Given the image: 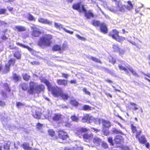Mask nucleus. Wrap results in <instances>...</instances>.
<instances>
[{
  "label": "nucleus",
  "mask_w": 150,
  "mask_h": 150,
  "mask_svg": "<svg viewBox=\"0 0 150 150\" xmlns=\"http://www.w3.org/2000/svg\"><path fill=\"white\" fill-rule=\"evenodd\" d=\"M132 131H137V128L133 124L130 125Z\"/></svg>",
  "instance_id": "603ef678"
},
{
  "label": "nucleus",
  "mask_w": 150,
  "mask_h": 150,
  "mask_svg": "<svg viewBox=\"0 0 150 150\" xmlns=\"http://www.w3.org/2000/svg\"><path fill=\"white\" fill-rule=\"evenodd\" d=\"M51 93L54 97H58L59 96L60 92L62 91L61 88L58 86L52 87L50 89Z\"/></svg>",
  "instance_id": "1a4fd4ad"
},
{
  "label": "nucleus",
  "mask_w": 150,
  "mask_h": 150,
  "mask_svg": "<svg viewBox=\"0 0 150 150\" xmlns=\"http://www.w3.org/2000/svg\"><path fill=\"white\" fill-rule=\"evenodd\" d=\"M90 59L100 64H102V62L99 59H98L96 57L91 56L90 57Z\"/></svg>",
  "instance_id": "c9c22d12"
},
{
  "label": "nucleus",
  "mask_w": 150,
  "mask_h": 150,
  "mask_svg": "<svg viewBox=\"0 0 150 150\" xmlns=\"http://www.w3.org/2000/svg\"><path fill=\"white\" fill-rule=\"evenodd\" d=\"M127 5L126 6V8L127 10L130 11L133 8V6L132 2L130 1H127Z\"/></svg>",
  "instance_id": "393cba45"
},
{
  "label": "nucleus",
  "mask_w": 150,
  "mask_h": 150,
  "mask_svg": "<svg viewBox=\"0 0 150 150\" xmlns=\"http://www.w3.org/2000/svg\"><path fill=\"white\" fill-rule=\"evenodd\" d=\"M13 56L17 59H20L21 58V54L20 52L17 51L15 52L13 54Z\"/></svg>",
  "instance_id": "c756f323"
},
{
  "label": "nucleus",
  "mask_w": 150,
  "mask_h": 150,
  "mask_svg": "<svg viewBox=\"0 0 150 150\" xmlns=\"http://www.w3.org/2000/svg\"><path fill=\"white\" fill-rule=\"evenodd\" d=\"M52 38L53 36L51 34H45L44 36L40 38L37 44L41 47L50 46L52 44Z\"/></svg>",
  "instance_id": "f03ea898"
},
{
  "label": "nucleus",
  "mask_w": 150,
  "mask_h": 150,
  "mask_svg": "<svg viewBox=\"0 0 150 150\" xmlns=\"http://www.w3.org/2000/svg\"><path fill=\"white\" fill-rule=\"evenodd\" d=\"M54 27L57 28L60 30L61 29H63V28H64L63 27L62 25L60 24H59L57 23H54Z\"/></svg>",
  "instance_id": "37998d69"
},
{
  "label": "nucleus",
  "mask_w": 150,
  "mask_h": 150,
  "mask_svg": "<svg viewBox=\"0 0 150 150\" xmlns=\"http://www.w3.org/2000/svg\"><path fill=\"white\" fill-rule=\"evenodd\" d=\"M64 50L63 48L61 47L60 45L55 44L52 47V50L54 51H60Z\"/></svg>",
  "instance_id": "a211bd4d"
},
{
  "label": "nucleus",
  "mask_w": 150,
  "mask_h": 150,
  "mask_svg": "<svg viewBox=\"0 0 150 150\" xmlns=\"http://www.w3.org/2000/svg\"><path fill=\"white\" fill-rule=\"evenodd\" d=\"M57 83L59 85L63 86H68V81L64 79H59L57 80Z\"/></svg>",
  "instance_id": "f8f14e48"
},
{
  "label": "nucleus",
  "mask_w": 150,
  "mask_h": 150,
  "mask_svg": "<svg viewBox=\"0 0 150 150\" xmlns=\"http://www.w3.org/2000/svg\"><path fill=\"white\" fill-rule=\"evenodd\" d=\"M20 86L24 91H25L27 90L28 88V85L25 82H23L20 83L19 85Z\"/></svg>",
  "instance_id": "c85d7f7f"
},
{
  "label": "nucleus",
  "mask_w": 150,
  "mask_h": 150,
  "mask_svg": "<svg viewBox=\"0 0 150 150\" xmlns=\"http://www.w3.org/2000/svg\"><path fill=\"white\" fill-rule=\"evenodd\" d=\"M72 125L70 122H65L64 126L67 127L71 128Z\"/></svg>",
  "instance_id": "09e8293b"
},
{
  "label": "nucleus",
  "mask_w": 150,
  "mask_h": 150,
  "mask_svg": "<svg viewBox=\"0 0 150 150\" xmlns=\"http://www.w3.org/2000/svg\"><path fill=\"white\" fill-rule=\"evenodd\" d=\"M24 105V104L22 103L19 102H18L16 103V105L17 107L19 108L20 107Z\"/></svg>",
  "instance_id": "13d9d810"
},
{
  "label": "nucleus",
  "mask_w": 150,
  "mask_h": 150,
  "mask_svg": "<svg viewBox=\"0 0 150 150\" xmlns=\"http://www.w3.org/2000/svg\"><path fill=\"white\" fill-rule=\"evenodd\" d=\"M4 146V150H9L10 148L9 143L5 144Z\"/></svg>",
  "instance_id": "a18cd8bd"
},
{
  "label": "nucleus",
  "mask_w": 150,
  "mask_h": 150,
  "mask_svg": "<svg viewBox=\"0 0 150 150\" xmlns=\"http://www.w3.org/2000/svg\"><path fill=\"white\" fill-rule=\"evenodd\" d=\"M43 125L39 123H37L35 126L36 128L38 129H42Z\"/></svg>",
  "instance_id": "c03bdc74"
},
{
  "label": "nucleus",
  "mask_w": 150,
  "mask_h": 150,
  "mask_svg": "<svg viewBox=\"0 0 150 150\" xmlns=\"http://www.w3.org/2000/svg\"><path fill=\"white\" fill-rule=\"evenodd\" d=\"M6 24V23L4 21H1L0 20V26L2 25H4Z\"/></svg>",
  "instance_id": "e2e57ef3"
},
{
  "label": "nucleus",
  "mask_w": 150,
  "mask_h": 150,
  "mask_svg": "<svg viewBox=\"0 0 150 150\" xmlns=\"http://www.w3.org/2000/svg\"><path fill=\"white\" fill-rule=\"evenodd\" d=\"M81 7L82 11L84 13V16L86 18L90 19L94 18L95 15L92 10H89L87 11L85 8L84 5L83 4L81 5Z\"/></svg>",
  "instance_id": "0eeeda50"
},
{
  "label": "nucleus",
  "mask_w": 150,
  "mask_h": 150,
  "mask_svg": "<svg viewBox=\"0 0 150 150\" xmlns=\"http://www.w3.org/2000/svg\"><path fill=\"white\" fill-rule=\"evenodd\" d=\"M92 25L95 27H98L99 26L101 23L100 21L95 19H93L91 22Z\"/></svg>",
  "instance_id": "412c9836"
},
{
  "label": "nucleus",
  "mask_w": 150,
  "mask_h": 150,
  "mask_svg": "<svg viewBox=\"0 0 150 150\" xmlns=\"http://www.w3.org/2000/svg\"><path fill=\"white\" fill-rule=\"evenodd\" d=\"M82 121L83 122H87L90 123L94 122L96 123L100 124L101 120L100 118H95L93 116L90 115L89 114H86L82 118Z\"/></svg>",
  "instance_id": "7ed1b4c3"
},
{
  "label": "nucleus",
  "mask_w": 150,
  "mask_h": 150,
  "mask_svg": "<svg viewBox=\"0 0 150 150\" xmlns=\"http://www.w3.org/2000/svg\"><path fill=\"white\" fill-rule=\"evenodd\" d=\"M10 66L8 64H6L5 65V73H6L10 71Z\"/></svg>",
  "instance_id": "49530a36"
},
{
  "label": "nucleus",
  "mask_w": 150,
  "mask_h": 150,
  "mask_svg": "<svg viewBox=\"0 0 150 150\" xmlns=\"http://www.w3.org/2000/svg\"><path fill=\"white\" fill-rule=\"evenodd\" d=\"M3 87L6 92L8 93L11 92V89L8 83H4L3 85Z\"/></svg>",
  "instance_id": "aec40b11"
},
{
  "label": "nucleus",
  "mask_w": 150,
  "mask_h": 150,
  "mask_svg": "<svg viewBox=\"0 0 150 150\" xmlns=\"http://www.w3.org/2000/svg\"><path fill=\"white\" fill-rule=\"evenodd\" d=\"M136 133V138L138 139L140 143L142 144H144L147 142V140L145 138V136H142L140 138L139 137V136L141 132H137Z\"/></svg>",
  "instance_id": "ddd939ff"
},
{
  "label": "nucleus",
  "mask_w": 150,
  "mask_h": 150,
  "mask_svg": "<svg viewBox=\"0 0 150 150\" xmlns=\"http://www.w3.org/2000/svg\"><path fill=\"white\" fill-rule=\"evenodd\" d=\"M108 60L109 62L111 63L112 64H114L116 62V59L111 56L109 57Z\"/></svg>",
  "instance_id": "4c0bfd02"
},
{
  "label": "nucleus",
  "mask_w": 150,
  "mask_h": 150,
  "mask_svg": "<svg viewBox=\"0 0 150 150\" xmlns=\"http://www.w3.org/2000/svg\"><path fill=\"white\" fill-rule=\"evenodd\" d=\"M43 83L46 85L47 88L49 90H50L51 88L52 87L50 83L47 79H45L43 82Z\"/></svg>",
  "instance_id": "7c9ffc66"
},
{
  "label": "nucleus",
  "mask_w": 150,
  "mask_h": 150,
  "mask_svg": "<svg viewBox=\"0 0 150 150\" xmlns=\"http://www.w3.org/2000/svg\"><path fill=\"white\" fill-rule=\"evenodd\" d=\"M119 32L116 29H113L109 34L108 35L117 41L122 42L125 40V38L119 35Z\"/></svg>",
  "instance_id": "20e7f679"
},
{
  "label": "nucleus",
  "mask_w": 150,
  "mask_h": 150,
  "mask_svg": "<svg viewBox=\"0 0 150 150\" xmlns=\"http://www.w3.org/2000/svg\"><path fill=\"white\" fill-rule=\"evenodd\" d=\"M112 48L114 52H118L120 55H122L124 54L125 50L121 49L117 45H113Z\"/></svg>",
  "instance_id": "9b49d317"
},
{
  "label": "nucleus",
  "mask_w": 150,
  "mask_h": 150,
  "mask_svg": "<svg viewBox=\"0 0 150 150\" xmlns=\"http://www.w3.org/2000/svg\"><path fill=\"white\" fill-rule=\"evenodd\" d=\"M102 130L103 131L108 130L111 126L110 122L109 121L103 119L102 120Z\"/></svg>",
  "instance_id": "9d476101"
},
{
  "label": "nucleus",
  "mask_w": 150,
  "mask_h": 150,
  "mask_svg": "<svg viewBox=\"0 0 150 150\" xmlns=\"http://www.w3.org/2000/svg\"><path fill=\"white\" fill-rule=\"evenodd\" d=\"M105 81L107 82L110 84L112 83H113V82L112 81L109 79H106Z\"/></svg>",
  "instance_id": "0e129e2a"
},
{
  "label": "nucleus",
  "mask_w": 150,
  "mask_h": 150,
  "mask_svg": "<svg viewBox=\"0 0 150 150\" xmlns=\"http://www.w3.org/2000/svg\"><path fill=\"white\" fill-rule=\"evenodd\" d=\"M28 16L27 17V19L30 21H35L36 20V19L30 13H28Z\"/></svg>",
  "instance_id": "79ce46f5"
},
{
  "label": "nucleus",
  "mask_w": 150,
  "mask_h": 150,
  "mask_svg": "<svg viewBox=\"0 0 150 150\" xmlns=\"http://www.w3.org/2000/svg\"><path fill=\"white\" fill-rule=\"evenodd\" d=\"M89 130V129H87L86 128L82 127L81 128L79 129L78 130V131H87Z\"/></svg>",
  "instance_id": "6e6d98bb"
},
{
  "label": "nucleus",
  "mask_w": 150,
  "mask_h": 150,
  "mask_svg": "<svg viewBox=\"0 0 150 150\" xmlns=\"http://www.w3.org/2000/svg\"><path fill=\"white\" fill-rule=\"evenodd\" d=\"M16 44L18 45L19 46H20L22 47H23L24 48H26L29 51L32 52V51H33V50L32 48L29 47L28 45H23V44H22L21 43H20L19 42H17L16 43Z\"/></svg>",
  "instance_id": "a878e982"
},
{
  "label": "nucleus",
  "mask_w": 150,
  "mask_h": 150,
  "mask_svg": "<svg viewBox=\"0 0 150 150\" xmlns=\"http://www.w3.org/2000/svg\"><path fill=\"white\" fill-rule=\"evenodd\" d=\"M116 6V11H119L121 12L124 13L126 11V6L122 4V2L120 1H117L115 3Z\"/></svg>",
  "instance_id": "6e6552de"
},
{
  "label": "nucleus",
  "mask_w": 150,
  "mask_h": 150,
  "mask_svg": "<svg viewBox=\"0 0 150 150\" xmlns=\"http://www.w3.org/2000/svg\"><path fill=\"white\" fill-rule=\"evenodd\" d=\"M62 118V115L59 113L55 114L52 117L53 121H57L61 120Z\"/></svg>",
  "instance_id": "dca6fc26"
},
{
  "label": "nucleus",
  "mask_w": 150,
  "mask_h": 150,
  "mask_svg": "<svg viewBox=\"0 0 150 150\" xmlns=\"http://www.w3.org/2000/svg\"><path fill=\"white\" fill-rule=\"evenodd\" d=\"M12 79L15 82H18L21 80V78L20 76L16 73H14L13 75Z\"/></svg>",
  "instance_id": "5701e85b"
},
{
  "label": "nucleus",
  "mask_w": 150,
  "mask_h": 150,
  "mask_svg": "<svg viewBox=\"0 0 150 150\" xmlns=\"http://www.w3.org/2000/svg\"><path fill=\"white\" fill-rule=\"evenodd\" d=\"M130 104L132 106H134L133 110H136L138 109L137 107V105L135 103L130 102Z\"/></svg>",
  "instance_id": "de8ad7c7"
},
{
  "label": "nucleus",
  "mask_w": 150,
  "mask_h": 150,
  "mask_svg": "<svg viewBox=\"0 0 150 150\" xmlns=\"http://www.w3.org/2000/svg\"><path fill=\"white\" fill-rule=\"evenodd\" d=\"M93 137V135L91 134H86L83 135L84 139H91Z\"/></svg>",
  "instance_id": "58836bf2"
},
{
  "label": "nucleus",
  "mask_w": 150,
  "mask_h": 150,
  "mask_svg": "<svg viewBox=\"0 0 150 150\" xmlns=\"http://www.w3.org/2000/svg\"><path fill=\"white\" fill-rule=\"evenodd\" d=\"M102 146L104 148H107L108 147V145L107 143L106 142H103L102 144Z\"/></svg>",
  "instance_id": "680f3d73"
},
{
  "label": "nucleus",
  "mask_w": 150,
  "mask_h": 150,
  "mask_svg": "<svg viewBox=\"0 0 150 150\" xmlns=\"http://www.w3.org/2000/svg\"><path fill=\"white\" fill-rule=\"evenodd\" d=\"M115 141L117 144H120L123 141L122 138L121 137L117 136L115 139Z\"/></svg>",
  "instance_id": "bb28decb"
},
{
  "label": "nucleus",
  "mask_w": 150,
  "mask_h": 150,
  "mask_svg": "<svg viewBox=\"0 0 150 150\" xmlns=\"http://www.w3.org/2000/svg\"><path fill=\"white\" fill-rule=\"evenodd\" d=\"M62 76L63 77H64V78L65 79H67L68 77L69 76V75L68 74H66L64 73H62Z\"/></svg>",
  "instance_id": "bf43d9fd"
},
{
  "label": "nucleus",
  "mask_w": 150,
  "mask_h": 150,
  "mask_svg": "<svg viewBox=\"0 0 150 150\" xmlns=\"http://www.w3.org/2000/svg\"><path fill=\"white\" fill-rule=\"evenodd\" d=\"M1 38L3 40H6L7 39V38L5 35H3L1 36Z\"/></svg>",
  "instance_id": "338daca9"
},
{
  "label": "nucleus",
  "mask_w": 150,
  "mask_h": 150,
  "mask_svg": "<svg viewBox=\"0 0 150 150\" xmlns=\"http://www.w3.org/2000/svg\"><path fill=\"white\" fill-rule=\"evenodd\" d=\"M121 150H130V149L127 146H122L121 147Z\"/></svg>",
  "instance_id": "4d7b16f0"
},
{
  "label": "nucleus",
  "mask_w": 150,
  "mask_h": 150,
  "mask_svg": "<svg viewBox=\"0 0 150 150\" xmlns=\"http://www.w3.org/2000/svg\"><path fill=\"white\" fill-rule=\"evenodd\" d=\"M23 79L26 81H28L30 79V76L28 75L27 74H25L22 75Z\"/></svg>",
  "instance_id": "a19ab883"
},
{
  "label": "nucleus",
  "mask_w": 150,
  "mask_h": 150,
  "mask_svg": "<svg viewBox=\"0 0 150 150\" xmlns=\"http://www.w3.org/2000/svg\"><path fill=\"white\" fill-rule=\"evenodd\" d=\"M64 101L67 100L69 98L68 95L66 93H64L62 91L60 92L59 96Z\"/></svg>",
  "instance_id": "f3484780"
},
{
  "label": "nucleus",
  "mask_w": 150,
  "mask_h": 150,
  "mask_svg": "<svg viewBox=\"0 0 150 150\" xmlns=\"http://www.w3.org/2000/svg\"><path fill=\"white\" fill-rule=\"evenodd\" d=\"M70 103L73 106L77 107L80 104L75 99H71L70 100Z\"/></svg>",
  "instance_id": "b1692460"
},
{
  "label": "nucleus",
  "mask_w": 150,
  "mask_h": 150,
  "mask_svg": "<svg viewBox=\"0 0 150 150\" xmlns=\"http://www.w3.org/2000/svg\"><path fill=\"white\" fill-rule=\"evenodd\" d=\"M48 132L49 135L54 139L59 138L63 140H65L68 137V135L64 132H57V135L55 133V132Z\"/></svg>",
  "instance_id": "423d86ee"
},
{
  "label": "nucleus",
  "mask_w": 150,
  "mask_h": 150,
  "mask_svg": "<svg viewBox=\"0 0 150 150\" xmlns=\"http://www.w3.org/2000/svg\"><path fill=\"white\" fill-rule=\"evenodd\" d=\"M38 21L39 23L44 24H47L49 25H51L52 24V22L47 19H45L43 18H40L38 20Z\"/></svg>",
  "instance_id": "2eb2a0df"
},
{
  "label": "nucleus",
  "mask_w": 150,
  "mask_h": 150,
  "mask_svg": "<svg viewBox=\"0 0 150 150\" xmlns=\"http://www.w3.org/2000/svg\"><path fill=\"white\" fill-rule=\"evenodd\" d=\"M6 9L5 8L0 9V15L4 14L6 13Z\"/></svg>",
  "instance_id": "8fccbe9b"
},
{
  "label": "nucleus",
  "mask_w": 150,
  "mask_h": 150,
  "mask_svg": "<svg viewBox=\"0 0 150 150\" xmlns=\"http://www.w3.org/2000/svg\"><path fill=\"white\" fill-rule=\"evenodd\" d=\"M91 110V107L87 105H83L82 108V110L84 111Z\"/></svg>",
  "instance_id": "72a5a7b5"
},
{
  "label": "nucleus",
  "mask_w": 150,
  "mask_h": 150,
  "mask_svg": "<svg viewBox=\"0 0 150 150\" xmlns=\"http://www.w3.org/2000/svg\"><path fill=\"white\" fill-rule=\"evenodd\" d=\"M6 92H5L4 91H2L1 92V95L4 97V98H6L7 96V95L6 93Z\"/></svg>",
  "instance_id": "5fc2aeb1"
},
{
  "label": "nucleus",
  "mask_w": 150,
  "mask_h": 150,
  "mask_svg": "<svg viewBox=\"0 0 150 150\" xmlns=\"http://www.w3.org/2000/svg\"><path fill=\"white\" fill-rule=\"evenodd\" d=\"M22 146L23 148L26 150H31L32 148L29 146V145L28 144L26 143L23 144Z\"/></svg>",
  "instance_id": "ea45409f"
},
{
  "label": "nucleus",
  "mask_w": 150,
  "mask_h": 150,
  "mask_svg": "<svg viewBox=\"0 0 150 150\" xmlns=\"http://www.w3.org/2000/svg\"><path fill=\"white\" fill-rule=\"evenodd\" d=\"M76 36L79 39L81 40H85L86 39L85 38L81 37L79 35L77 34L76 35Z\"/></svg>",
  "instance_id": "864d4df0"
},
{
  "label": "nucleus",
  "mask_w": 150,
  "mask_h": 150,
  "mask_svg": "<svg viewBox=\"0 0 150 150\" xmlns=\"http://www.w3.org/2000/svg\"><path fill=\"white\" fill-rule=\"evenodd\" d=\"M16 59L14 58H11L9 59L8 61V64L11 66V65H14Z\"/></svg>",
  "instance_id": "2f4dec72"
},
{
  "label": "nucleus",
  "mask_w": 150,
  "mask_h": 150,
  "mask_svg": "<svg viewBox=\"0 0 150 150\" xmlns=\"http://www.w3.org/2000/svg\"><path fill=\"white\" fill-rule=\"evenodd\" d=\"M37 83L33 81H30L29 83V88L27 90V92L30 94H35V92L39 93L41 92H44L45 89V86L41 84L37 85Z\"/></svg>",
  "instance_id": "f257e3e1"
},
{
  "label": "nucleus",
  "mask_w": 150,
  "mask_h": 150,
  "mask_svg": "<svg viewBox=\"0 0 150 150\" xmlns=\"http://www.w3.org/2000/svg\"><path fill=\"white\" fill-rule=\"evenodd\" d=\"M93 142L94 143L98 145L100 144L101 142L100 139L97 137H95L93 138Z\"/></svg>",
  "instance_id": "f704fd0d"
},
{
  "label": "nucleus",
  "mask_w": 150,
  "mask_h": 150,
  "mask_svg": "<svg viewBox=\"0 0 150 150\" xmlns=\"http://www.w3.org/2000/svg\"><path fill=\"white\" fill-rule=\"evenodd\" d=\"M41 34V32L39 31L36 30H33L32 31L31 35L33 36L34 37H39L40 35Z\"/></svg>",
  "instance_id": "4be33fe9"
},
{
  "label": "nucleus",
  "mask_w": 150,
  "mask_h": 150,
  "mask_svg": "<svg viewBox=\"0 0 150 150\" xmlns=\"http://www.w3.org/2000/svg\"><path fill=\"white\" fill-rule=\"evenodd\" d=\"M5 105V102L1 100H0V106H3Z\"/></svg>",
  "instance_id": "69168bd1"
},
{
  "label": "nucleus",
  "mask_w": 150,
  "mask_h": 150,
  "mask_svg": "<svg viewBox=\"0 0 150 150\" xmlns=\"http://www.w3.org/2000/svg\"><path fill=\"white\" fill-rule=\"evenodd\" d=\"M108 142L111 144L112 145V140L111 138H108Z\"/></svg>",
  "instance_id": "774afa93"
},
{
  "label": "nucleus",
  "mask_w": 150,
  "mask_h": 150,
  "mask_svg": "<svg viewBox=\"0 0 150 150\" xmlns=\"http://www.w3.org/2000/svg\"><path fill=\"white\" fill-rule=\"evenodd\" d=\"M99 26L101 32L104 34H106L108 33V29L105 23H101Z\"/></svg>",
  "instance_id": "4468645a"
},
{
  "label": "nucleus",
  "mask_w": 150,
  "mask_h": 150,
  "mask_svg": "<svg viewBox=\"0 0 150 150\" xmlns=\"http://www.w3.org/2000/svg\"><path fill=\"white\" fill-rule=\"evenodd\" d=\"M71 120L73 122H78L79 121V118L78 117L76 116L75 115H72L70 117Z\"/></svg>",
  "instance_id": "473e14b6"
},
{
  "label": "nucleus",
  "mask_w": 150,
  "mask_h": 150,
  "mask_svg": "<svg viewBox=\"0 0 150 150\" xmlns=\"http://www.w3.org/2000/svg\"><path fill=\"white\" fill-rule=\"evenodd\" d=\"M81 2H79L76 3H74L72 6V8L75 10H78L79 12L81 11L80 10V8L81 6Z\"/></svg>",
  "instance_id": "6ab92c4d"
},
{
  "label": "nucleus",
  "mask_w": 150,
  "mask_h": 150,
  "mask_svg": "<svg viewBox=\"0 0 150 150\" xmlns=\"http://www.w3.org/2000/svg\"><path fill=\"white\" fill-rule=\"evenodd\" d=\"M15 28L19 32L24 31L26 30L25 27L22 26H16Z\"/></svg>",
  "instance_id": "cd10ccee"
},
{
  "label": "nucleus",
  "mask_w": 150,
  "mask_h": 150,
  "mask_svg": "<svg viewBox=\"0 0 150 150\" xmlns=\"http://www.w3.org/2000/svg\"><path fill=\"white\" fill-rule=\"evenodd\" d=\"M83 91L84 92H85V93L86 94L89 95V96L91 95L90 92L89 91H87V89L86 88H83Z\"/></svg>",
  "instance_id": "3c124183"
},
{
  "label": "nucleus",
  "mask_w": 150,
  "mask_h": 150,
  "mask_svg": "<svg viewBox=\"0 0 150 150\" xmlns=\"http://www.w3.org/2000/svg\"><path fill=\"white\" fill-rule=\"evenodd\" d=\"M63 30H64L66 32L70 34H72L73 33V32L71 31H70L67 30L65 28H63Z\"/></svg>",
  "instance_id": "052dcab7"
},
{
  "label": "nucleus",
  "mask_w": 150,
  "mask_h": 150,
  "mask_svg": "<svg viewBox=\"0 0 150 150\" xmlns=\"http://www.w3.org/2000/svg\"><path fill=\"white\" fill-rule=\"evenodd\" d=\"M33 117L36 119H39L41 118V113L38 112H36L33 115Z\"/></svg>",
  "instance_id": "e433bc0d"
},
{
  "label": "nucleus",
  "mask_w": 150,
  "mask_h": 150,
  "mask_svg": "<svg viewBox=\"0 0 150 150\" xmlns=\"http://www.w3.org/2000/svg\"><path fill=\"white\" fill-rule=\"evenodd\" d=\"M118 67L120 70L124 71L127 74H129V71L132 73L133 76L137 77L139 76L138 74L130 66H129L128 67H125L121 64H119Z\"/></svg>",
  "instance_id": "39448f33"
}]
</instances>
